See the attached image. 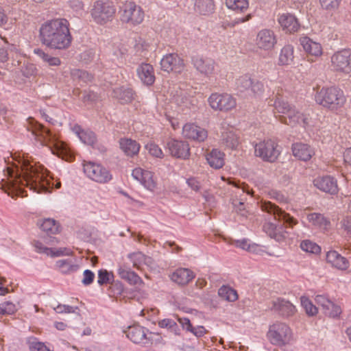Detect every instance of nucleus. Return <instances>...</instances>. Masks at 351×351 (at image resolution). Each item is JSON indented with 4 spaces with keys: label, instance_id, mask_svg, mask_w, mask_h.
I'll return each mask as SVG.
<instances>
[{
    "label": "nucleus",
    "instance_id": "40",
    "mask_svg": "<svg viewBox=\"0 0 351 351\" xmlns=\"http://www.w3.org/2000/svg\"><path fill=\"white\" fill-rule=\"evenodd\" d=\"M112 97L121 104H128L134 99V93L130 88L119 87L113 90Z\"/></svg>",
    "mask_w": 351,
    "mask_h": 351
},
{
    "label": "nucleus",
    "instance_id": "59",
    "mask_svg": "<svg viewBox=\"0 0 351 351\" xmlns=\"http://www.w3.org/2000/svg\"><path fill=\"white\" fill-rule=\"evenodd\" d=\"M23 75L27 77L34 76L37 73V69L35 64L32 63L26 64L23 70Z\"/></svg>",
    "mask_w": 351,
    "mask_h": 351
},
{
    "label": "nucleus",
    "instance_id": "12",
    "mask_svg": "<svg viewBox=\"0 0 351 351\" xmlns=\"http://www.w3.org/2000/svg\"><path fill=\"white\" fill-rule=\"evenodd\" d=\"M115 14L114 5L109 2L97 1L94 3L91 16L94 21L103 25L111 21Z\"/></svg>",
    "mask_w": 351,
    "mask_h": 351
},
{
    "label": "nucleus",
    "instance_id": "47",
    "mask_svg": "<svg viewBox=\"0 0 351 351\" xmlns=\"http://www.w3.org/2000/svg\"><path fill=\"white\" fill-rule=\"evenodd\" d=\"M40 228L49 234H57L60 231L58 223L53 219H45L40 224Z\"/></svg>",
    "mask_w": 351,
    "mask_h": 351
},
{
    "label": "nucleus",
    "instance_id": "34",
    "mask_svg": "<svg viewBox=\"0 0 351 351\" xmlns=\"http://www.w3.org/2000/svg\"><path fill=\"white\" fill-rule=\"evenodd\" d=\"M9 58L12 60V64L14 66H19L21 63V54L14 45H10L6 48L0 47V62H6Z\"/></svg>",
    "mask_w": 351,
    "mask_h": 351
},
{
    "label": "nucleus",
    "instance_id": "14",
    "mask_svg": "<svg viewBox=\"0 0 351 351\" xmlns=\"http://www.w3.org/2000/svg\"><path fill=\"white\" fill-rule=\"evenodd\" d=\"M299 42L306 54L308 62H314L323 55L324 49L320 43L308 36L300 37Z\"/></svg>",
    "mask_w": 351,
    "mask_h": 351
},
{
    "label": "nucleus",
    "instance_id": "38",
    "mask_svg": "<svg viewBox=\"0 0 351 351\" xmlns=\"http://www.w3.org/2000/svg\"><path fill=\"white\" fill-rule=\"evenodd\" d=\"M72 130L84 144L93 146L96 143V136L92 131L84 130L79 125H73Z\"/></svg>",
    "mask_w": 351,
    "mask_h": 351
},
{
    "label": "nucleus",
    "instance_id": "35",
    "mask_svg": "<svg viewBox=\"0 0 351 351\" xmlns=\"http://www.w3.org/2000/svg\"><path fill=\"white\" fill-rule=\"evenodd\" d=\"M117 274L122 280H125L130 285L141 287L144 285L142 278L136 273L129 268H125L124 266L119 267Z\"/></svg>",
    "mask_w": 351,
    "mask_h": 351
},
{
    "label": "nucleus",
    "instance_id": "46",
    "mask_svg": "<svg viewBox=\"0 0 351 351\" xmlns=\"http://www.w3.org/2000/svg\"><path fill=\"white\" fill-rule=\"evenodd\" d=\"M226 6L237 12H244L249 7L248 0H226Z\"/></svg>",
    "mask_w": 351,
    "mask_h": 351
},
{
    "label": "nucleus",
    "instance_id": "39",
    "mask_svg": "<svg viewBox=\"0 0 351 351\" xmlns=\"http://www.w3.org/2000/svg\"><path fill=\"white\" fill-rule=\"evenodd\" d=\"M128 258L132 263V266L138 270H142L144 265L150 266L152 264L151 258L140 252L129 254Z\"/></svg>",
    "mask_w": 351,
    "mask_h": 351
},
{
    "label": "nucleus",
    "instance_id": "4",
    "mask_svg": "<svg viewBox=\"0 0 351 351\" xmlns=\"http://www.w3.org/2000/svg\"><path fill=\"white\" fill-rule=\"evenodd\" d=\"M276 112L282 114L279 115L278 120L286 125L291 127L301 125L306 127L309 124L310 115L294 106L289 104L287 101L277 99L274 102Z\"/></svg>",
    "mask_w": 351,
    "mask_h": 351
},
{
    "label": "nucleus",
    "instance_id": "50",
    "mask_svg": "<svg viewBox=\"0 0 351 351\" xmlns=\"http://www.w3.org/2000/svg\"><path fill=\"white\" fill-rule=\"evenodd\" d=\"M27 345L30 351H51L44 343L34 337L27 339Z\"/></svg>",
    "mask_w": 351,
    "mask_h": 351
},
{
    "label": "nucleus",
    "instance_id": "15",
    "mask_svg": "<svg viewBox=\"0 0 351 351\" xmlns=\"http://www.w3.org/2000/svg\"><path fill=\"white\" fill-rule=\"evenodd\" d=\"M220 143L225 149L235 150L239 146L240 136L234 128L223 123L221 126Z\"/></svg>",
    "mask_w": 351,
    "mask_h": 351
},
{
    "label": "nucleus",
    "instance_id": "64",
    "mask_svg": "<svg viewBox=\"0 0 351 351\" xmlns=\"http://www.w3.org/2000/svg\"><path fill=\"white\" fill-rule=\"evenodd\" d=\"M83 276L84 278L82 279V283L84 285H89L93 282L95 274L92 271L89 269L85 270L84 271Z\"/></svg>",
    "mask_w": 351,
    "mask_h": 351
},
{
    "label": "nucleus",
    "instance_id": "57",
    "mask_svg": "<svg viewBox=\"0 0 351 351\" xmlns=\"http://www.w3.org/2000/svg\"><path fill=\"white\" fill-rule=\"evenodd\" d=\"M324 313L331 317H337L341 313V309L339 306L332 302V305L328 306V307L325 309Z\"/></svg>",
    "mask_w": 351,
    "mask_h": 351
},
{
    "label": "nucleus",
    "instance_id": "29",
    "mask_svg": "<svg viewBox=\"0 0 351 351\" xmlns=\"http://www.w3.org/2000/svg\"><path fill=\"white\" fill-rule=\"evenodd\" d=\"M136 73L141 82L145 86H152L156 80L154 69L149 63L141 64L136 69Z\"/></svg>",
    "mask_w": 351,
    "mask_h": 351
},
{
    "label": "nucleus",
    "instance_id": "54",
    "mask_svg": "<svg viewBox=\"0 0 351 351\" xmlns=\"http://www.w3.org/2000/svg\"><path fill=\"white\" fill-rule=\"evenodd\" d=\"M341 0H319L320 5L324 10L335 11L338 9Z\"/></svg>",
    "mask_w": 351,
    "mask_h": 351
},
{
    "label": "nucleus",
    "instance_id": "23",
    "mask_svg": "<svg viewBox=\"0 0 351 351\" xmlns=\"http://www.w3.org/2000/svg\"><path fill=\"white\" fill-rule=\"evenodd\" d=\"M326 262L331 267L339 271H346L350 267V262L335 250H330L326 253Z\"/></svg>",
    "mask_w": 351,
    "mask_h": 351
},
{
    "label": "nucleus",
    "instance_id": "62",
    "mask_svg": "<svg viewBox=\"0 0 351 351\" xmlns=\"http://www.w3.org/2000/svg\"><path fill=\"white\" fill-rule=\"evenodd\" d=\"M34 246L36 251L38 253L50 255L52 253V249L45 247L41 242L36 241L34 242Z\"/></svg>",
    "mask_w": 351,
    "mask_h": 351
},
{
    "label": "nucleus",
    "instance_id": "19",
    "mask_svg": "<svg viewBox=\"0 0 351 351\" xmlns=\"http://www.w3.org/2000/svg\"><path fill=\"white\" fill-rule=\"evenodd\" d=\"M161 69L167 73H182L184 68L185 64L184 60L177 53H168L163 56L160 60Z\"/></svg>",
    "mask_w": 351,
    "mask_h": 351
},
{
    "label": "nucleus",
    "instance_id": "30",
    "mask_svg": "<svg viewBox=\"0 0 351 351\" xmlns=\"http://www.w3.org/2000/svg\"><path fill=\"white\" fill-rule=\"evenodd\" d=\"M274 308L278 311L283 317H290L295 315L298 311L296 306L290 301L282 298H277L272 301Z\"/></svg>",
    "mask_w": 351,
    "mask_h": 351
},
{
    "label": "nucleus",
    "instance_id": "41",
    "mask_svg": "<svg viewBox=\"0 0 351 351\" xmlns=\"http://www.w3.org/2000/svg\"><path fill=\"white\" fill-rule=\"evenodd\" d=\"M195 11L202 15H209L215 10L213 0H195Z\"/></svg>",
    "mask_w": 351,
    "mask_h": 351
},
{
    "label": "nucleus",
    "instance_id": "17",
    "mask_svg": "<svg viewBox=\"0 0 351 351\" xmlns=\"http://www.w3.org/2000/svg\"><path fill=\"white\" fill-rule=\"evenodd\" d=\"M256 45L257 48L265 51H271L274 49L278 38L275 32L270 29H261L256 36Z\"/></svg>",
    "mask_w": 351,
    "mask_h": 351
},
{
    "label": "nucleus",
    "instance_id": "25",
    "mask_svg": "<svg viewBox=\"0 0 351 351\" xmlns=\"http://www.w3.org/2000/svg\"><path fill=\"white\" fill-rule=\"evenodd\" d=\"M193 64L200 74L207 77H210L215 73L217 64L210 58L195 57L193 59Z\"/></svg>",
    "mask_w": 351,
    "mask_h": 351
},
{
    "label": "nucleus",
    "instance_id": "61",
    "mask_svg": "<svg viewBox=\"0 0 351 351\" xmlns=\"http://www.w3.org/2000/svg\"><path fill=\"white\" fill-rule=\"evenodd\" d=\"M250 88L253 93L256 96L261 95L265 90L263 84L258 81H252Z\"/></svg>",
    "mask_w": 351,
    "mask_h": 351
},
{
    "label": "nucleus",
    "instance_id": "24",
    "mask_svg": "<svg viewBox=\"0 0 351 351\" xmlns=\"http://www.w3.org/2000/svg\"><path fill=\"white\" fill-rule=\"evenodd\" d=\"M277 21L282 30L286 34H294L300 28L298 19L290 13L278 14Z\"/></svg>",
    "mask_w": 351,
    "mask_h": 351
},
{
    "label": "nucleus",
    "instance_id": "55",
    "mask_svg": "<svg viewBox=\"0 0 351 351\" xmlns=\"http://www.w3.org/2000/svg\"><path fill=\"white\" fill-rule=\"evenodd\" d=\"M252 80L247 75L241 76L237 80V88L241 90H245L250 88Z\"/></svg>",
    "mask_w": 351,
    "mask_h": 351
},
{
    "label": "nucleus",
    "instance_id": "28",
    "mask_svg": "<svg viewBox=\"0 0 351 351\" xmlns=\"http://www.w3.org/2000/svg\"><path fill=\"white\" fill-rule=\"evenodd\" d=\"M207 164L214 169H220L226 163V154L217 148H213L204 154Z\"/></svg>",
    "mask_w": 351,
    "mask_h": 351
},
{
    "label": "nucleus",
    "instance_id": "49",
    "mask_svg": "<svg viewBox=\"0 0 351 351\" xmlns=\"http://www.w3.org/2000/svg\"><path fill=\"white\" fill-rule=\"evenodd\" d=\"M114 276L112 271L106 269H100L98 271L97 283L99 285L111 284L114 281Z\"/></svg>",
    "mask_w": 351,
    "mask_h": 351
},
{
    "label": "nucleus",
    "instance_id": "32",
    "mask_svg": "<svg viewBox=\"0 0 351 351\" xmlns=\"http://www.w3.org/2000/svg\"><path fill=\"white\" fill-rule=\"evenodd\" d=\"M195 275L188 268L180 267L176 269L171 275V280L179 285H186L193 280Z\"/></svg>",
    "mask_w": 351,
    "mask_h": 351
},
{
    "label": "nucleus",
    "instance_id": "22",
    "mask_svg": "<svg viewBox=\"0 0 351 351\" xmlns=\"http://www.w3.org/2000/svg\"><path fill=\"white\" fill-rule=\"evenodd\" d=\"M167 148L171 156L176 158L185 160L191 154L189 144L184 141L171 139L167 143Z\"/></svg>",
    "mask_w": 351,
    "mask_h": 351
},
{
    "label": "nucleus",
    "instance_id": "45",
    "mask_svg": "<svg viewBox=\"0 0 351 351\" xmlns=\"http://www.w3.org/2000/svg\"><path fill=\"white\" fill-rule=\"evenodd\" d=\"M34 53L49 66H58L61 64V60L58 57L51 56L42 49H35Z\"/></svg>",
    "mask_w": 351,
    "mask_h": 351
},
{
    "label": "nucleus",
    "instance_id": "2",
    "mask_svg": "<svg viewBox=\"0 0 351 351\" xmlns=\"http://www.w3.org/2000/svg\"><path fill=\"white\" fill-rule=\"evenodd\" d=\"M39 37L42 44L49 49H66L72 42L70 23L63 18L47 21L40 27Z\"/></svg>",
    "mask_w": 351,
    "mask_h": 351
},
{
    "label": "nucleus",
    "instance_id": "20",
    "mask_svg": "<svg viewBox=\"0 0 351 351\" xmlns=\"http://www.w3.org/2000/svg\"><path fill=\"white\" fill-rule=\"evenodd\" d=\"M184 138L197 143L204 142L208 138V131L195 123L189 122L182 127Z\"/></svg>",
    "mask_w": 351,
    "mask_h": 351
},
{
    "label": "nucleus",
    "instance_id": "33",
    "mask_svg": "<svg viewBox=\"0 0 351 351\" xmlns=\"http://www.w3.org/2000/svg\"><path fill=\"white\" fill-rule=\"evenodd\" d=\"M295 48L291 44L284 45L280 50L278 58V65L288 66L294 64Z\"/></svg>",
    "mask_w": 351,
    "mask_h": 351
},
{
    "label": "nucleus",
    "instance_id": "31",
    "mask_svg": "<svg viewBox=\"0 0 351 351\" xmlns=\"http://www.w3.org/2000/svg\"><path fill=\"white\" fill-rule=\"evenodd\" d=\"M291 149L296 158L304 162L310 160L315 154L314 149L309 145L303 143L293 144Z\"/></svg>",
    "mask_w": 351,
    "mask_h": 351
},
{
    "label": "nucleus",
    "instance_id": "58",
    "mask_svg": "<svg viewBox=\"0 0 351 351\" xmlns=\"http://www.w3.org/2000/svg\"><path fill=\"white\" fill-rule=\"evenodd\" d=\"M252 243H250V241L246 239H243L242 240H231V241L230 242V245H233L237 247L241 248L247 252L249 251V247H250Z\"/></svg>",
    "mask_w": 351,
    "mask_h": 351
},
{
    "label": "nucleus",
    "instance_id": "37",
    "mask_svg": "<svg viewBox=\"0 0 351 351\" xmlns=\"http://www.w3.org/2000/svg\"><path fill=\"white\" fill-rule=\"evenodd\" d=\"M119 145L123 153L129 157L138 155L141 147L139 143L130 138H121Z\"/></svg>",
    "mask_w": 351,
    "mask_h": 351
},
{
    "label": "nucleus",
    "instance_id": "16",
    "mask_svg": "<svg viewBox=\"0 0 351 351\" xmlns=\"http://www.w3.org/2000/svg\"><path fill=\"white\" fill-rule=\"evenodd\" d=\"M132 176L150 191H154L157 187V178L154 172L149 169L136 167L132 171Z\"/></svg>",
    "mask_w": 351,
    "mask_h": 351
},
{
    "label": "nucleus",
    "instance_id": "7",
    "mask_svg": "<svg viewBox=\"0 0 351 351\" xmlns=\"http://www.w3.org/2000/svg\"><path fill=\"white\" fill-rule=\"evenodd\" d=\"M254 156L264 162H275L282 152L278 142L272 138L261 140L254 144Z\"/></svg>",
    "mask_w": 351,
    "mask_h": 351
},
{
    "label": "nucleus",
    "instance_id": "60",
    "mask_svg": "<svg viewBox=\"0 0 351 351\" xmlns=\"http://www.w3.org/2000/svg\"><path fill=\"white\" fill-rule=\"evenodd\" d=\"M315 300L317 304L323 307L324 311L327 307H328V306L332 305V301L323 295H316Z\"/></svg>",
    "mask_w": 351,
    "mask_h": 351
},
{
    "label": "nucleus",
    "instance_id": "63",
    "mask_svg": "<svg viewBox=\"0 0 351 351\" xmlns=\"http://www.w3.org/2000/svg\"><path fill=\"white\" fill-rule=\"evenodd\" d=\"M342 228L351 235V215H346L341 221Z\"/></svg>",
    "mask_w": 351,
    "mask_h": 351
},
{
    "label": "nucleus",
    "instance_id": "27",
    "mask_svg": "<svg viewBox=\"0 0 351 351\" xmlns=\"http://www.w3.org/2000/svg\"><path fill=\"white\" fill-rule=\"evenodd\" d=\"M173 103L183 114H187L195 106L194 97L185 91H181L175 95Z\"/></svg>",
    "mask_w": 351,
    "mask_h": 351
},
{
    "label": "nucleus",
    "instance_id": "8",
    "mask_svg": "<svg viewBox=\"0 0 351 351\" xmlns=\"http://www.w3.org/2000/svg\"><path fill=\"white\" fill-rule=\"evenodd\" d=\"M83 172L90 180L99 184H106L112 179L110 171L99 163L84 161Z\"/></svg>",
    "mask_w": 351,
    "mask_h": 351
},
{
    "label": "nucleus",
    "instance_id": "56",
    "mask_svg": "<svg viewBox=\"0 0 351 351\" xmlns=\"http://www.w3.org/2000/svg\"><path fill=\"white\" fill-rule=\"evenodd\" d=\"M53 310L59 314L62 313H75L78 309L77 306H72L66 304H59L56 306H53Z\"/></svg>",
    "mask_w": 351,
    "mask_h": 351
},
{
    "label": "nucleus",
    "instance_id": "43",
    "mask_svg": "<svg viewBox=\"0 0 351 351\" xmlns=\"http://www.w3.org/2000/svg\"><path fill=\"white\" fill-rule=\"evenodd\" d=\"M218 295L221 299L230 302H235L239 298L237 291L226 285H223L219 289Z\"/></svg>",
    "mask_w": 351,
    "mask_h": 351
},
{
    "label": "nucleus",
    "instance_id": "51",
    "mask_svg": "<svg viewBox=\"0 0 351 351\" xmlns=\"http://www.w3.org/2000/svg\"><path fill=\"white\" fill-rule=\"evenodd\" d=\"M56 265L62 273H69L77 269V266L71 259L59 260Z\"/></svg>",
    "mask_w": 351,
    "mask_h": 351
},
{
    "label": "nucleus",
    "instance_id": "11",
    "mask_svg": "<svg viewBox=\"0 0 351 351\" xmlns=\"http://www.w3.org/2000/svg\"><path fill=\"white\" fill-rule=\"evenodd\" d=\"M125 333L133 343L143 345L152 343L154 336L160 337L158 334L149 332L147 329L138 324L129 326Z\"/></svg>",
    "mask_w": 351,
    "mask_h": 351
},
{
    "label": "nucleus",
    "instance_id": "6",
    "mask_svg": "<svg viewBox=\"0 0 351 351\" xmlns=\"http://www.w3.org/2000/svg\"><path fill=\"white\" fill-rule=\"evenodd\" d=\"M267 338L272 345L282 347L291 343L294 341V335L288 324L276 322L269 326Z\"/></svg>",
    "mask_w": 351,
    "mask_h": 351
},
{
    "label": "nucleus",
    "instance_id": "44",
    "mask_svg": "<svg viewBox=\"0 0 351 351\" xmlns=\"http://www.w3.org/2000/svg\"><path fill=\"white\" fill-rule=\"evenodd\" d=\"M301 306L308 317L316 316L318 313V308L313 304L308 297L302 295L300 298Z\"/></svg>",
    "mask_w": 351,
    "mask_h": 351
},
{
    "label": "nucleus",
    "instance_id": "52",
    "mask_svg": "<svg viewBox=\"0 0 351 351\" xmlns=\"http://www.w3.org/2000/svg\"><path fill=\"white\" fill-rule=\"evenodd\" d=\"M17 311L16 306L14 303L5 301L0 304V315H13Z\"/></svg>",
    "mask_w": 351,
    "mask_h": 351
},
{
    "label": "nucleus",
    "instance_id": "21",
    "mask_svg": "<svg viewBox=\"0 0 351 351\" xmlns=\"http://www.w3.org/2000/svg\"><path fill=\"white\" fill-rule=\"evenodd\" d=\"M262 210L269 214H273L276 220L280 221L281 219L288 224L290 228H293L298 224V221L290 214L285 213L278 206L270 202H263L261 205Z\"/></svg>",
    "mask_w": 351,
    "mask_h": 351
},
{
    "label": "nucleus",
    "instance_id": "53",
    "mask_svg": "<svg viewBox=\"0 0 351 351\" xmlns=\"http://www.w3.org/2000/svg\"><path fill=\"white\" fill-rule=\"evenodd\" d=\"M136 50L146 56L147 53L154 49V46L149 40H140L136 45Z\"/></svg>",
    "mask_w": 351,
    "mask_h": 351
},
{
    "label": "nucleus",
    "instance_id": "42",
    "mask_svg": "<svg viewBox=\"0 0 351 351\" xmlns=\"http://www.w3.org/2000/svg\"><path fill=\"white\" fill-rule=\"evenodd\" d=\"M300 248L308 254L319 255L322 252V247L310 239L302 240L300 243Z\"/></svg>",
    "mask_w": 351,
    "mask_h": 351
},
{
    "label": "nucleus",
    "instance_id": "9",
    "mask_svg": "<svg viewBox=\"0 0 351 351\" xmlns=\"http://www.w3.org/2000/svg\"><path fill=\"white\" fill-rule=\"evenodd\" d=\"M207 101L214 111L228 112L237 107L236 98L227 93H213L208 97Z\"/></svg>",
    "mask_w": 351,
    "mask_h": 351
},
{
    "label": "nucleus",
    "instance_id": "13",
    "mask_svg": "<svg viewBox=\"0 0 351 351\" xmlns=\"http://www.w3.org/2000/svg\"><path fill=\"white\" fill-rule=\"evenodd\" d=\"M331 67L336 72L349 75L351 73V50L343 49L331 56Z\"/></svg>",
    "mask_w": 351,
    "mask_h": 351
},
{
    "label": "nucleus",
    "instance_id": "5",
    "mask_svg": "<svg viewBox=\"0 0 351 351\" xmlns=\"http://www.w3.org/2000/svg\"><path fill=\"white\" fill-rule=\"evenodd\" d=\"M315 100L323 108L337 112L346 104V97L343 91L339 87L324 86L316 92Z\"/></svg>",
    "mask_w": 351,
    "mask_h": 351
},
{
    "label": "nucleus",
    "instance_id": "3",
    "mask_svg": "<svg viewBox=\"0 0 351 351\" xmlns=\"http://www.w3.org/2000/svg\"><path fill=\"white\" fill-rule=\"evenodd\" d=\"M28 130L34 136L35 140L42 145L48 147L53 154L67 160L69 156V148L67 145L60 141L51 131L36 121L34 119H29Z\"/></svg>",
    "mask_w": 351,
    "mask_h": 351
},
{
    "label": "nucleus",
    "instance_id": "18",
    "mask_svg": "<svg viewBox=\"0 0 351 351\" xmlns=\"http://www.w3.org/2000/svg\"><path fill=\"white\" fill-rule=\"evenodd\" d=\"M313 185L319 191L330 195H337L339 190L337 180L330 175L317 176L313 180Z\"/></svg>",
    "mask_w": 351,
    "mask_h": 351
},
{
    "label": "nucleus",
    "instance_id": "10",
    "mask_svg": "<svg viewBox=\"0 0 351 351\" xmlns=\"http://www.w3.org/2000/svg\"><path fill=\"white\" fill-rule=\"evenodd\" d=\"M120 19L123 23L131 25L141 23L144 19L143 9L132 1L125 2L119 11Z\"/></svg>",
    "mask_w": 351,
    "mask_h": 351
},
{
    "label": "nucleus",
    "instance_id": "36",
    "mask_svg": "<svg viewBox=\"0 0 351 351\" xmlns=\"http://www.w3.org/2000/svg\"><path fill=\"white\" fill-rule=\"evenodd\" d=\"M306 219L310 225L314 228L322 230H327L330 226V222L328 218L318 213L306 214Z\"/></svg>",
    "mask_w": 351,
    "mask_h": 351
},
{
    "label": "nucleus",
    "instance_id": "26",
    "mask_svg": "<svg viewBox=\"0 0 351 351\" xmlns=\"http://www.w3.org/2000/svg\"><path fill=\"white\" fill-rule=\"evenodd\" d=\"M264 232L271 239L278 242H283L289 235L284 225L278 226L271 222H266L263 225Z\"/></svg>",
    "mask_w": 351,
    "mask_h": 351
},
{
    "label": "nucleus",
    "instance_id": "48",
    "mask_svg": "<svg viewBox=\"0 0 351 351\" xmlns=\"http://www.w3.org/2000/svg\"><path fill=\"white\" fill-rule=\"evenodd\" d=\"M149 155L153 158L162 159L164 157V153L162 149L153 141H149L144 146Z\"/></svg>",
    "mask_w": 351,
    "mask_h": 351
},
{
    "label": "nucleus",
    "instance_id": "1",
    "mask_svg": "<svg viewBox=\"0 0 351 351\" xmlns=\"http://www.w3.org/2000/svg\"><path fill=\"white\" fill-rule=\"evenodd\" d=\"M5 162L7 163L5 178L2 179L1 187L9 195L26 196L24 187L37 193H51L53 186L56 189L61 186L59 180L51 182L48 171L28 154L12 156Z\"/></svg>",
    "mask_w": 351,
    "mask_h": 351
}]
</instances>
